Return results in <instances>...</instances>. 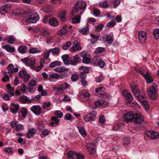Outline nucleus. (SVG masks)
Here are the masks:
<instances>
[{
	"instance_id": "nucleus-1",
	"label": "nucleus",
	"mask_w": 159,
	"mask_h": 159,
	"mask_svg": "<svg viewBox=\"0 0 159 159\" xmlns=\"http://www.w3.org/2000/svg\"><path fill=\"white\" fill-rule=\"evenodd\" d=\"M124 118L127 122H134L135 123H141L144 120V117L139 114L129 112L124 115Z\"/></svg>"
},
{
	"instance_id": "nucleus-2",
	"label": "nucleus",
	"mask_w": 159,
	"mask_h": 159,
	"mask_svg": "<svg viewBox=\"0 0 159 159\" xmlns=\"http://www.w3.org/2000/svg\"><path fill=\"white\" fill-rule=\"evenodd\" d=\"M86 3L82 1H78L75 4L74 8L72 9V11L73 13H77L78 12L79 10H83L81 13H83L86 8Z\"/></svg>"
},
{
	"instance_id": "nucleus-3",
	"label": "nucleus",
	"mask_w": 159,
	"mask_h": 159,
	"mask_svg": "<svg viewBox=\"0 0 159 159\" xmlns=\"http://www.w3.org/2000/svg\"><path fill=\"white\" fill-rule=\"evenodd\" d=\"M97 112L93 110L91 112H89L88 115L84 117V120L86 122L90 121H93L96 120Z\"/></svg>"
},
{
	"instance_id": "nucleus-4",
	"label": "nucleus",
	"mask_w": 159,
	"mask_h": 159,
	"mask_svg": "<svg viewBox=\"0 0 159 159\" xmlns=\"http://www.w3.org/2000/svg\"><path fill=\"white\" fill-rule=\"evenodd\" d=\"M39 19V16L37 13H34L28 16L27 22L30 23H35Z\"/></svg>"
},
{
	"instance_id": "nucleus-5",
	"label": "nucleus",
	"mask_w": 159,
	"mask_h": 159,
	"mask_svg": "<svg viewBox=\"0 0 159 159\" xmlns=\"http://www.w3.org/2000/svg\"><path fill=\"white\" fill-rule=\"evenodd\" d=\"M67 156L70 159H84L82 154L80 153L77 154L74 152H70L67 153Z\"/></svg>"
},
{
	"instance_id": "nucleus-6",
	"label": "nucleus",
	"mask_w": 159,
	"mask_h": 159,
	"mask_svg": "<svg viewBox=\"0 0 159 159\" xmlns=\"http://www.w3.org/2000/svg\"><path fill=\"white\" fill-rule=\"evenodd\" d=\"M18 73L19 76L23 79L25 82L26 83L28 82L30 76L29 74H27L25 70H20Z\"/></svg>"
},
{
	"instance_id": "nucleus-7",
	"label": "nucleus",
	"mask_w": 159,
	"mask_h": 159,
	"mask_svg": "<svg viewBox=\"0 0 159 159\" xmlns=\"http://www.w3.org/2000/svg\"><path fill=\"white\" fill-rule=\"evenodd\" d=\"M131 87L134 96L137 99L139 100V98H141V95H144L143 94L140 95L139 91L137 88V85H131Z\"/></svg>"
},
{
	"instance_id": "nucleus-8",
	"label": "nucleus",
	"mask_w": 159,
	"mask_h": 159,
	"mask_svg": "<svg viewBox=\"0 0 159 159\" xmlns=\"http://www.w3.org/2000/svg\"><path fill=\"white\" fill-rule=\"evenodd\" d=\"M139 100L141 104L144 107L146 111L148 110L149 106L148 102L146 100L144 95H141V98H139Z\"/></svg>"
},
{
	"instance_id": "nucleus-9",
	"label": "nucleus",
	"mask_w": 159,
	"mask_h": 159,
	"mask_svg": "<svg viewBox=\"0 0 159 159\" xmlns=\"http://www.w3.org/2000/svg\"><path fill=\"white\" fill-rule=\"evenodd\" d=\"M123 97L127 100V102L130 103L133 100V97L127 90H125L122 93Z\"/></svg>"
},
{
	"instance_id": "nucleus-10",
	"label": "nucleus",
	"mask_w": 159,
	"mask_h": 159,
	"mask_svg": "<svg viewBox=\"0 0 159 159\" xmlns=\"http://www.w3.org/2000/svg\"><path fill=\"white\" fill-rule=\"evenodd\" d=\"M73 45L70 49L71 52L80 51L81 50L82 47L78 41H75L73 42Z\"/></svg>"
},
{
	"instance_id": "nucleus-11",
	"label": "nucleus",
	"mask_w": 159,
	"mask_h": 159,
	"mask_svg": "<svg viewBox=\"0 0 159 159\" xmlns=\"http://www.w3.org/2000/svg\"><path fill=\"white\" fill-rule=\"evenodd\" d=\"M156 90L152 88H149L147 89L148 96L153 99H156L157 97Z\"/></svg>"
},
{
	"instance_id": "nucleus-12",
	"label": "nucleus",
	"mask_w": 159,
	"mask_h": 159,
	"mask_svg": "<svg viewBox=\"0 0 159 159\" xmlns=\"http://www.w3.org/2000/svg\"><path fill=\"white\" fill-rule=\"evenodd\" d=\"M146 135L148 137L152 139H157L159 137L158 134L153 131H147Z\"/></svg>"
},
{
	"instance_id": "nucleus-13",
	"label": "nucleus",
	"mask_w": 159,
	"mask_h": 159,
	"mask_svg": "<svg viewBox=\"0 0 159 159\" xmlns=\"http://www.w3.org/2000/svg\"><path fill=\"white\" fill-rule=\"evenodd\" d=\"M31 110L35 114L39 115L41 113L42 109L41 107L38 106H33L30 108Z\"/></svg>"
},
{
	"instance_id": "nucleus-14",
	"label": "nucleus",
	"mask_w": 159,
	"mask_h": 159,
	"mask_svg": "<svg viewBox=\"0 0 159 159\" xmlns=\"http://www.w3.org/2000/svg\"><path fill=\"white\" fill-rule=\"evenodd\" d=\"M138 38L140 43H144L145 42L146 34L145 32L140 31L138 34Z\"/></svg>"
},
{
	"instance_id": "nucleus-15",
	"label": "nucleus",
	"mask_w": 159,
	"mask_h": 159,
	"mask_svg": "<svg viewBox=\"0 0 159 159\" xmlns=\"http://www.w3.org/2000/svg\"><path fill=\"white\" fill-rule=\"evenodd\" d=\"M19 102L22 103H30L31 100L26 96L24 95H21L19 99Z\"/></svg>"
},
{
	"instance_id": "nucleus-16",
	"label": "nucleus",
	"mask_w": 159,
	"mask_h": 159,
	"mask_svg": "<svg viewBox=\"0 0 159 159\" xmlns=\"http://www.w3.org/2000/svg\"><path fill=\"white\" fill-rule=\"evenodd\" d=\"M54 71L60 73L67 72L68 71V69L67 68L62 66H59L54 69Z\"/></svg>"
},
{
	"instance_id": "nucleus-17",
	"label": "nucleus",
	"mask_w": 159,
	"mask_h": 159,
	"mask_svg": "<svg viewBox=\"0 0 159 159\" xmlns=\"http://www.w3.org/2000/svg\"><path fill=\"white\" fill-rule=\"evenodd\" d=\"M19 107L20 106L18 104L15 105L13 103H12L10 109V111L13 113H16L17 112Z\"/></svg>"
},
{
	"instance_id": "nucleus-18",
	"label": "nucleus",
	"mask_w": 159,
	"mask_h": 159,
	"mask_svg": "<svg viewBox=\"0 0 159 159\" xmlns=\"http://www.w3.org/2000/svg\"><path fill=\"white\" fill-rule=\"evenodd\" d=\"M73 60H70V64L75 65L80 61V58L78 55H76L74 57Z\"/></svg>"
},
{
	"instance_id": "nucleus-19",
	"label": "nucleus",
	"mask_w": 159,
	"mask_h": 159,
	"mask_svg": "<svg viewBox=\"0 0 159 159\" xmlns=\"http://www.w3.org/2000/svg\"><path fill=\"white\" fill-rule=\"evenodd\" d=\"M49 23L50 25L53 26H56L58 25L57 19L54 17H51L49 19Z\"/></svg>"
},
{
	"instance_id": "nucleus-20",
	"label": "nucleus",
	"mask_w": 159,
	"mask_h": 159,
	"mask_svg": "<svg viewBox=\"0 0 159 159\" xmlns=\"http://www.w3.org/2000/svg\"><path fill=\"white\" fill-rule=\"evenodd\" d=\"M143 77L146 80L147 83L148 84L151 83H152L153 81L150 73L148 72L146 73V74H145L143 76Z\"/></svg>"
},
{
	"instance_id": "nucleus-21",
	"label": "nucleus",
	"mask_w": 159,
	"mask_h": 159,
	"mask_svg": "<svg viewBox=\"0 0 159 159\" xmlns=\"http://www.w3.org/2000/svg\"><path fill=\"white\" fill-rule=\"evenodd\" d=\"M36 130L35 129L31 128L28 130L27 135V137L28 138H30L33 136L36 133Z\"/></svg>"
},
{
	"instance_id": "nucleus-22",
	"label": "nucleus",
	"mask_w": 159,
	"mask_h": 159,
	"mask_svg": "<svg viewBox=\"0 0 159 159\" xmlns=\"http://www.w3.org/2000/svg\"><path fill=\"white\" fill-rule=\"evenodd\" d=\"M3 48L5 49L7 51L9 52L13 53L15 51V48L13 47H12L9 44L5 45L2 47Z\"/></svg>"
},
{
	"instance_id": "nucleus-23",
	"label": "nucleus",
	"mask_w": 159,
	"mask_h": 159,
	"mask_svg": "<svg viewBox=\"0 0 159 159\" xmlns=\"http://www.w3.org/2000/svg\"><path fill=\"white\" fill-rule=\"evenodd\" d=\"M11 7L10 5L8 4H5L2 6L1 7V11L2 14L6 13L7 11L9 10Z\"/></svg>"
},
{
	"instance_id": "nucleus-24",
	"label": "nucleus",
	"mask_w": 159,
	"mask_h": 159,
	"mask_svg": "<svg viewBox=\"0 0 159 159\" xmlns=\"http://www.w3.org/2000/svg\"><path fill=\"white\" fill-rule=\"evenodd\" d=\"M35 60L34 58H31L30 59L28 62V66H29L32 69H34L35 68Z\"/></svg>"
},
{
	"instance_id": "nucleus-25",
	"label": "nucleus",
	"mask_w": 159,
	"mask_h": 159,
	"mask_svg": "<svg viewBox=\"0 0 159 159\" xmlns=\"http://www.w3.org/2000/svg\"><path fill=\"white\" fill-rule=\"evenodd\" d=\"M62 58L65 64L69 65L70 64V60L69 59L68 55H63L62 56Z\"/></svg>"
},
{
	"instance_id": "nucleus-26",
	"label": "nucleus",
	"mask_w": 159,
	"mask_h": 159,
	"mask_svg": "<svg viewBox=\"0 0 159 159\" xmlns=\"http://www.w3.org/2000/svg\"><path fill=\"white\" fill-rule=\"evenodd\" d=\"M86 148L88 152L91 154H93L96 152V149L95 147H93L92 146H89L87 145Z\"/></svg>"
},
{
	"instance_id": "nucleus-27",
	"label": "nucleus",
	"mask_w": 159,
	"mask_h": 159,
	"mask_svg": "<svg viewBox=\"0 0 159 159\" xmlns=\"http://www.w3.org/2000/svg\"><path fill=\"white\" fill-rule=\"evenodd\" d=\"M61 65V62L59 61H55L51 62L49 65L50 68H54L56 66H59Z\"/></svg>"
},
{
	"instance_id": "nucleus-28",
	"label": "nucleus",
	"mask_w": 159,
	"mask_h": 159,
	"mask_svg": "<svg viewBox=\"0 0 159 159\" xmlns=\"http://www.w3.org/2000/svg\"><path fill=\"white\" fill-rule=\"evenodd\" d=\"M90 36L92 38L91 41L93 43H95L99 37L98 35H96L93 34H91Z\"/></svg>"
},
{
	"instance_id": "nucleus-29",
	"label": "nucleus",
	"mask_w": 159,
	"mask_h": 159,
	"mask_svg": "<svg viewBox=\"0 0 159 159\" xmlns=\"http://www.w3.org/2000/svg\"><path fill=\"white\" fill-rule=\"evenodd\" d=\"M19 113H21L22 117L25 118L27 115L28 111L26 108L22 107L21 108Z\"/></svg>"
},
{
	"instance_id": "nucleus-30",
	"label": "nucleus",
	"mask_w": 159,
	"mask_h": 159,
	"mask_svg": "<svg viewBox=\"0 0 159 159\" xmlns=\"http://www.w3.org/2000/svg\"><path fill=\"white\" fill-rule=\"evenodd\" d=\"M78 129L80 133L83 136L87 135L85 129L84 127L81 126H78Z\"/></svg>"
},
{
	"instance_id": "nucleus-31",
	"label": "nucleus",
	"mask_w": 159,
	"mask_h": 159,
	"mask_svg": "<svg viewBox=\"0 0 159 159\" xmlns=\"http://www.w3.org/2000/svg\"><path fill=\"white\" fill-rule=\"evenodd\" d=\"M79 31L80 32L84 34H86L89 32V28L88 26H86L85 28L79 29Z\"/></svg>"
},
{
	"instance_id": "nucleus-32",
	"label": "nucleus",
	"mask_w": 159,
	"mask_h": 159,
	"mask_svg": "<svg viewBox=\"0 0 159 159\" xmlns=\"http://www.w3.org/2000/svg\"><path fill=\"white\" fill-rule=\"evenodd\" d=\"M153 34L155 39H159V29H154L153 31Z\"/></svg>"
},
{
	"instance_id": "nucleus-33",
	"label": "nucleus",
	"mask_w": 159,
	"mask_h": 159,
	"mask_svg": "<svg viewBox=\"0 0 159 159\" xmlns=\"http://www.w3.org/2000/svg\"><path fill=\"white\" fill-rule=\"evenodd\" d=\"M113 41V38L111 35H107L106 38V41L108 44H111Z\"/></svg>"
},
{
	"instance_id": "nucleus-34",
	"label": "nucleus",
	"mask_w": 159,
	"mask_h": 159,
	"mask_svg": "<svg viewBox=\"0 0 159 159\" xmlns=\"http://www.w3.org/2000/svg\"><path fill=\"white\" fill-rule=\"evenodd\" d=\"M66 11H63L60 12L59 14V16L60 17L61 20L62 21H64L65 20V16L66 14Z\"/></svg>"
},
{
	"instance_id": "nucleus-35",
	"label": "nucleus",
	"mask_w": 159,
	"mask_h": 159,
	"mask_svg": "<svg viewBox=\"0 0 159 159\" xmlns=\"http://www.w3.org/2000/svg\"><path fill=\"white\" fill-rule=\"evenodd\" d=\"M90 58V56L89 55H87V56L83 58L82 59L83 62L85 64H89L91 61Z\"/></svg>"
},
{
	"instance_id": "nucleus-36",
	"label": "nucleus",
	"mask_w": 159,
	"mask_h": 159,
	"mask_svg": "<svg viewBox=\"0 0 159 159\" xmlns=\"http://www.w3.org/2000/svg\"><path fill=\"white\" fill-rule=\"evenodd\" d=\"M68 31V27L66 25H64L61 30L60 34H65L67 33Z\"/></svg>"
},
{
	"instance_id": "nucleus-37",
	"label": "nucleus",
	"mask_w": 159,
	"mask_h": 159,
	"mask_svg": "<svg viewBox=\"0 0 159 159\" xmlns=\"http://www.w3.org/2000/svg\"><path fill=\"white\" fill-rule=\"evenodd\" d=\"M104 90V88L102 87H100L97 88L95 90V92L98 93L100 96L103 92Z\"/></svg>"
},
{
	"instance_id": "nucleus-38",
	"label": "nucleus",
	"mask_w": 159,
	"mask_h": 159,
	"mask_svg": "<svg viewBox=\"0 0 159 159\" xmlns=\"http://www.w3.org/2000/svg\"><path fill=\"white\" fill-rule=\"evenodd\" d=\"M80 16L78 15L72 19V22L73 23H79L80 21Z\"/></svg>"
},
{
	"instance_id": "nucleus-39",
	"label": "nucleus",
	"mask_w": 159,
	"mask_h": 159,
	"mask_svg": "<svg viewBox=\"0 0 159 159\" xmlns=\"http://www.w3.org/2000/svg\"><path fill=\"white\" fill-rule=\"evenodd\" d=\"M64 119L68 120L71 121L73 120L74 118H73L71 115L70 113H67L65 116Z\"/></svg>"
},
{
	"instance_id": "nucleus-40",
	"label": "nucleus",
	"mask_w": 159,
	"mask_h": 159,
	"mask_svg": "<svg viewBox=\"0 0 159 159\" xmlns=\"http://www.w3.org/2000/svg\"><path fill=\"white\" fill-rule=\"evenodd\" d=\"M26 46H21L19 47L18 50L20 53L24 54L25 53Z\"/></svg>"
},
{
	"instance_id": "nucleus-41",
	"label": "nucleus",
	"mask_w": 159,
	"mask_h": 159,
	"mask_svg": "<svg viewBox=\"0 0 159 159\" xmlns=\"http://www.w3.org/2000/svg\"><path fill=\"white\" fill-rule=\"evenodd\" d=\"M60 50V49L59 48H54L50 50L51 52H52V53L55 55L59 53Z\"/></svg>"
},
{
	"instance_id": "nucleus-42",
	"label": "nucleus",
	"mask_w": 159,
	"mask_h": 159,
	"mask_svg": "<svg viewBox=\"0 0 159 159\" xmlns=\"http://www.w3.org/2000/svg\"><path fill=\"white\" fill-rule=\"evenodd\" d=\"M95 64L97 66H99L100 67L103 68L105 65L104 61L98 60L96 62H95Z\"/></svg>"
},
{
	"instance_id": "nucleus-43",
	"label": "nucleus",
	"mask_w": 159,
	"mask_h": 159,
	"mask_svg": "<svg viewBox=\"0 0 159 159\" xmlns=\"http://www.w3.org/2000/svg\"><path fill=\"white\" fill-rule=\"evenodd\" d=\"M41 98V95L40 94L36 95L34 97H33L31 99H30L31 101V102L32 101H34L36 102L40 99Z\"/></svg>"
},
{
	"instance_id": "nucleus-44",
	"label": "nucleus",
	"mask_w": 159,
	"mask_h": 159,
	"mask_svg": "<svg viewBox=\"0 0 159 159\" xmlns=\"http://www.w3.org/2000/svg\"><path fill=\"white\" fill-rule=\"evenodd\" d=\"M54 115L57 116L56 117H57V118H61L63 116V114L62 112H61L60 111H57L54 113Z\"/></svg>"
},
{
	"instance_id": "nucleus-45",
	"label": "nucleus",
	"mask_w": 159,
	"mask_h": 159,
	"mask_svg": "<svg viewBox=\"0 0 159 159\" xmlns=\"http://www.w3.org/2000/svg\"><path fill=\"white\" fill-rule=\"evenodd\" d=\"M100 97L102 98H104L108 99L110 98L111 96L108 93H103V92L101 94V95L100 96Z\"/></svg>"
},
{
	"instance_id": "nucleus-46",
	"label": "nucleus",
	"mask_w": 159,
	"mask_h": 159,
	"mask_svg": "<svg viewBox=\"0 0 159 159\" xmlns=\"http://www.w3.org/2000/svg\"><path fill=\"white\" fill-rule=\"evenodd\" d=\"M105 50V48H104L98 47L96 49L95 52L96 54H98L103 52Z\"/></svg>"
},
{
	"instance_id": "nucleus-47",
	"label": "nucleus",
	"mask_w": 159,
	"mask_h": 159,
	"mask_svg": "<svg viewBox=\"0 0 159 159\" xmlns=\"http://www.w3.org/2000/svg\"><path fill=\"white\" fill-rule=\"evenodd\" d=\"M37 82L34 79L32 80L30 82L28 83V85L30 87H33L36 85Z\"/></svg>"
},
{
	"instance_id": "nucleus-48",
	"label": "nucleus",
	"mask_w": 159,
	"mask_h": 159,
	"mask_svg": "<svg viewBox=\"0 0 159 159\" xmlns=\"http://www.w3.org/2000/svg\"><path fill=\"white\" fill-rule=\"evenodd\" d=\"M71 44V43L70 41H68L64 44L62 48L64 50H66L68 49Z\"/></svg>"
},
{
	"instance_id": "nucleus-49",
	"label": "nucleus",
	"mask_w": 159,
	"mask_h": 159,
	"mask_svg": "<svg viewBox=\"0 0 159 159\" xmlns=\"http://www.w3.org/2000/svg\"><path fill=\"white\" fill-rule=\"evenodd\" d=\"M79 69L80 70L83 69V71L82 72H84L85 73H88L89 72V68L86 66H81L79 67Z\"/></svg>"
},
{
	"instance_id": "nucleus-50",
	"label": "nucleus",
	"mask_w": 159,
	"mask_h": 159,
	"mask_svg": "<svg viewBox=\"0 0 159 159\" xmlns=\"http://www.w3.org/2000/svg\"><path fill=\"white\" fill-rule=\"evenodd\" d=\"M16 41V39L12 37L9 36L8 37L7 42L10 44H13Z\"/></svg>"
},
{
	"instance_id": "nucleus-51",
	"label": "nucleus",
	"mask_w": 159,
	"mask_h": 159,
	"mask_svg": "<svg viewBox=\"0 0 159 159\" xmlns=\"http://www.w3.org/2000/svg\"><path fill=\"white\" fill-rule=\"evenodd\" d=\"M29 52L30 53L34 54L39 53V51L37 48H33L30 49Z\"/></svg>"
},
{
	"instance_id": "nucleus-52",
	"label": "nucleus",
	"mask_w": 159,
	"mask_h": 159,
	"mask_svg": "<svg viewBox=\"0 0 159 159\" xmlns=\"http://www.w3.org/2000/svg\"><path fill=\"white\" fill-rule=\"evenodd\" d=\"M130 139L129 137H126L123 140V143L125 145H127L130 143Z\"/></svg>"
},
{
	"instance_id": "nucleus-53",
	"label": "nucleus",
	"mask_w": 159,
	"mask_h": 159,
	"mask_svg": "<svg viewBox=\"0 0 159 159\" xmlns=\"http://www.w3.org/2000/svg\"><path fill=\"white\" fill-rule=\"evenodd\" d=\"M50 78L52 79H58L60 78V75L58 74L55 73L50 75Z\"/></svg>"
},
{
	"instance_id": "nucleus-54",
	"label": "nucleus",
	"mask_w": 159,
	"mask_h": 159,
	"mask_svg": "<svg viewBox=\"0 0 159 159\" xmlns=\"http://www.w3.org/2000/svg\"><path fill=\"white\" fill-rule=\"evenodd\" d=\"M51 103L50 102H45L43 104V107L44 109H46L50 107Z\"/></svg>"
},
{
	"instance_id": "nucleus-55",
	"label": "nucleus",
	"mask_w": 159,
	"mask_h": 159,
	"mask_svg": "<svg viewBox=\"0 0 159 159\" xmlns=\"http://www.w3.org/2000/svg\"><path fill=\"white\" fill-rule=\"evenodd\" d=\"M21 61L24 63L27 66H28L29 58L28 57L21 59Z\"/></svg>"
},
{
	"instance_id": "nucleus-56",
	"label": "nucleus",
	"mask_w": 159,
	"mask_h": 159,
	"mask_svg": "<svg viewBox=\"0 0 159 159\" xmlns=\"http://www.w3.org/2000/svg\"><path fill=\"white\" fill-rule=\"evenodd\" d=\"M116 24V22L114 20H112L111 21L109 22L107 24V27L111 28L114 26Z\"/></svg>"
},
{
	"instance_id": "nucleus-57",
	"label": "nucleus",
	"mask_w": 159,
	"mask_h": 159,
	"mask_svg": "<svg viewBox=\"0 0 159 159\" xmlns=\"http://www.w3.org/2000/svg\"><path fill=\"white\" fill-rule=\"evenodd\" d=\"M51 120L54 122V123L56 125H57L59 123V120L55 116L52 117L51 119Z\"/></svg>"
},
{
	"instance_id": "nucleus-58",
	"label": "nucleus",
	"mask_w": 159,
	"mask_h": 159,
	"mask_svg": "<svg viewBox=\"0 0 159 159\" xmlns=\"http://www.w3.org/2000/svg\"><path fill=\"white\" fill-rule=\"evenodd\" d=\"M100 11L98 9L95 8L93 9V15L96 16H98L99 15Z\"/></svg>"
},
{
	"instance_id": "nucleus-59",
	"label": "nucleus",
	"mask_w": 159,
	"mask_h": 159,
	"mask_svg": "<svg viewBox=\"0 0 159 159\" xmlns=\"http://www.w3.org/2000/svg\"><path fill=\"white\" fill-rule=\"evenodd\" d=\"M103 25L102 24L98 25L96 28V31L97 32H99L101 31L103 28Z\"/></svg>"
},
{
	"instance_id": "nucleus-60",
	"label": "nucleus",
	"mask_w": 159,
	"mask_h": 159,
	"mask_svg": "<svg viewBox=\"0 0 159 159\" xmlns=\"http://www.w3.org/2000/svg\"><path fill=\"white\" fill-rule=\"evenodd\" d=\"M41 33L43 34V36L45 37L48 34V32L47 30L43 29L41 30Z\"/></svg>"
},
{
	"instance_id": "nucleus-61",
	"label": "nucleus",
	"mask_w": 159,
	"mask_h": 159,
	"mask_svg": "<svg viewBox=\"0 0 159 159\" xmlns=\"http://www.w3.org/2000/svg\"><path fill=\"white\" fill-rule=\"evenodd\" d=\"M78 78V76L76 74H73L71 77V79L73 82L76 81Z\"/></svg>"
},
{
	"instance_id": "nucleus-62",
	"label": "nucleus",
	"mask_w": 159,
	"mask_h": 159,
	"mask_svg": "<svg viewBox=\"0 0 159 159\" xmlns=\"http://www.w3.org/2000/svg\"><path fill=\"white\" fill-rule=\"evenodd\" d=\"M100 6L102 7L107 8L109 7V6L107 2H104L100 4Z\"/></svg>"
},
{
	"instance_id": "nucleus-63",
	"label": "nucleus",
	"mask_w": 159,
	"mask_h": 159,
	"mask_svg": "<svg viewBox=\"0 0 159 159\" xmlns=\"http://www.w3.org/2000/svg\"><path fill=\"white\" fill-rule=\"evenodd\" d=\"M103 77L102 76L100 75L98 77H97L96 78L95 81L97 82L100 83L101 82L103 79Z\"/></svg>"
},
{
	"instance_id": "nucleus-64",
	"label": "nucleus",
	"mask_w": 159,
	"mask_h": 159,
	"mask_svg": "<svg viewBox=\"0 0 159 159\" xmlns=\"http://www.w3.org/2000/svg\"><path fill=\"white\" fill-rule=\"evenodd\" d=\"M18 142L21 144H25L26 143V140L25 139H23L21 138H18Z\"/></svg>"
}]
</instances>
